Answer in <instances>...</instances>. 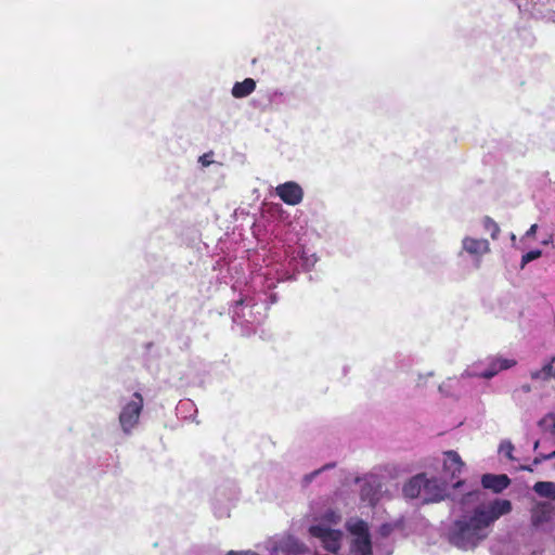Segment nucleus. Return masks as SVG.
Returning <instances> with one entry per match:
<instances>
[{
  "mask_svg": "<svg viewBox=\"0 0 555 555\" xmlns=\"http://www.w3.org/2000/svg\"><path fill=\"white\" fill-rule=\"evenodd\" d=\"M521 469L528 470V472H532L533 470L532 467H530V466H522Z\"/></svg>",
  "mask_w": 555,
  "mask_h": 555,
  "instance_id": "27",
  "label": "nucleus"
},
{
  "mask_svg": "<svg viewBox=\"0 0 555 555\" xmlns=\"http://www.w3.org/2000/svg\"><path fill=\"white\" fill-rule=\"evenodd\" d=\"M348 530L356 535V538L370 537L369 527L362 519L357 520L354 524L348 527Z\"/></svg>",
  "mask_w": 555,
  "mask_h": 555,
  "instance_id": "16",
  "label": "nucleus"
},
{
  "mask_svg": "<svg viewBox=\"0 0 555 555\" xmlns=\"http://www.w3.org/2000/svg\"><path fill=\"white\" fill-rule=\"evenodd\" d=\"M554 457H555V450L544 456V459H554Z\"/></svg>",
  "mask_w": 555,
  "mask_h": 555,
  "instance_id": "25",
  "label": "nucleus"
},
{
  "mask_svg": "<svg viewBox=\"0 0 555 555\" xmlns=\"http://www.w3.org/2000/svg\"><path fill=\"white\" fill-rule=\"evenodd\" d=\"M532 379L550 380L555 379V356L550 359L540 370L532 371L530 374Z\"/></svg>",
  "mask_w": 555,
  "mask_h": 555,
  "instance_id": "13",
  "label": "nucleus"
},
{
  "mask_svg": "<svg viewBox=\"0 0 555 555\" xmlns=\"http://www.w3.org/2000/svg\"><path fill=\"white\" fill-rule=\"evenodd\" d=\"M462 485H463V481H462V480H457V481H455V482L453 483V487H454V488H459V487H461Z\"/></svg>",
  "mask_w": 555,
  "mask_h": 555,
  "instance_id": "26",
  "label": "nucleus"
},
{
  "mask_svg": "<svg viewBox=\"0 0 555 555\" xmlns=\"http://www.w3.org/2000/svg\"><path fill=\"white\" fill-rule=\"evenodd\" d=\"M309 533L311 537L319 539L326 551L333 554L339 552L343 538L340 530L332 529L324 525H313L310 526Z\"/></svg>",
  "mask_w": 555,
  "mask_h": 555,
  "instance_id": "3",
  "label": "nucleus"
},
{
  "mask_svg": "<svg viewBox=\"0 0 555 555\" xmlns=\"http://www.w3.org/2000/svg\"><path fill=\"white\" fill-rule=\"evenodd\" d=\"M143 404V397L137 391L132 395L131 401L122 406L118 418L125 434H130L138 425Z\"/></svg>",
  "mask_w": 555,
  "mask_h": 555,
  "instance_id": "2",
  "label": "nucleus"
},
{
  "mask_svg": "<svg viewBox=\"0 0 555 555\" xmlns=\"http://www.w3.org/2000/svg\"><path fill=\"white\" fill-rule=\"evenodd\" d=\"M525 391H530V386H524Z\"/></svg>",
  "mask_w": 555,
  "mask_h": 555,
  "instance_id": "29",
  "label": "nucleus"
},
{
  "mask_svg": "<svg viewBox=\"0 0 555 555\" xmlns=\"http://www.w3.org/2000/svg\"><path fill=\"white\" fill-rule=\"evenodd\" d=\"M539 448V441L534 442L533 449L537 450Z\"/></svg>",
  "mask_w": 555,
  "mask_h": 555,
  "instance_id": "28",
  "label": "nucleus"
},
{
  "mask_svg": "<svg viewBox=\"0 0 555 555\" xmlns=\"http://www.w3.org/2000/svg\"><path fill=\"white\" fill-rule=\"evenodd\" d=\"M256 89V81L253 78H246L241 82H235L232 88V95L236 99L248 96Z\"/></svg>",
  "mask_w": 555,
  "mask_h": 555,
  "instance_id": "12",
  "label": "nucleus"
},
{
  "mask_svg": "<svg viewBox=\"0 0 555 555\" xmlns=\"http://www.w3.org/2000/svg\"><path fill=\"white\" fill-rule=\"evenodd\" d=\"M443 454V474L452 481L460 476L465 464L456 451L450 450Z\"/></svg>",
  "mask_w": 555,
  "mask_h": 555,
  "instance_id": "7",
  "label": "nucleus"
},
{
  "mask_svg": "<svg viewBox=\"0 0 555 555\" xmlns=\"http://www.w3.org/2000/svg\"><path fill=\"white\" fill-rule=\"evenodd\" d=\"M333 467H335V463L325 464L323 467H321V468H319V469H317V470H314V472H312V473H310V474L306 475V476H305V478H304V480H305L307 483H309V482H311V481H312V479H313L314 477H317L321 472L326 470V469H328V468H333Z\"/></svg>",
  "mask_w": 555,
  "mask_h": 555,
  "instance_id": "19",
  "label": "nucleus"
},
{
  "mask_svg": "<svg viewBox=\"0 0 555 555\" xmlns=\"http://www.w3.org/2000/svg\"><path fill=\"white\" fill-rule=\"evenodd\" d=\"M351 553L353 555H372L371 537L354 538L351 543Z\"/></svg>",
  "mask_w": 555,
  "mask_h": 555,
  "instance_id": "14",
  "label": "nucleus"
},
{
  "mask_svg": "<svg viewBox=\"0 0 555 555\" xmlns=\"http://www.w3.org/2000/svg\"><path fill=\"white\" fill-rule=\"evenodd\" d=\"M511 483L506 475L485 474L481 477V485L485 489H490L494 493H501Z\"/></svg>",
  "mask_w": 555,
  "mask_h": 555,
  "instance_id": "9",
  "label": "nucleus"
},
{
  "mask_svg": "<svg viewBox=\"0 0 555 555\" xmlns=\"http://www.w3.org/2000/svg\"><path fill=\"white\" fill-rule=\"evenodd\" d=\"M542 255V251L540 249H533L521 257V268H524L527 263L540 258Z\"/></svg>",
  "mask_w": 555,
  "mask_h": 555,
  "instance_id": "18",
  "label": "nucleus"
},
{
  "mask_svg": "<svg viewBox=\"0 0 555 555\" xmlns=\"http://www.w3.org/2000/svg\"><path fill=\"white\" fill-rule=\"evenodd\" d=\"M462 243L463 249L474 256H481L490 251V244L485 238L466 236Z\"/></svg>",
  "mask_w": 555,
  "mask_h": 555,
  "instance_id": "10",
  "label": "nucleus"
},
{
  "mask_svg": "<svg viewBox=\"0 0 555 555\" xmlns=\"http://www.w3.org/2000/svg\"><path fill=\"white\" fill-rule=\"evenodd\" d=\"M209 156L210 154H204L203 156L199 157V163L204 166V167H207L211 164V160L209 159Z\"/></svg>",
  "mask_w": 555,
  "mask_h": 555,
  "instance_id": "21",
  "label": "nucleus"
},
{
  "mask_svg": "<svg viewBox=\"0 0 555 555\" xmlns=\"http://www.w3.org/2000/svg\"><path fill=\"white\" fill-rule=\"evenodd\" d=\"M275 193L281 198L282 202L289 206H296L300 204L304 198L302 188L297 182L294 181H288L279 184L275 188Z\"/></svg>",
  "mask_w": 555,
  "mask_h": 555,
  "instance_id": "4",
  "label": "nucleus"
},
{
  "mask_svg": "<svg viewBox=\"0 0 555 555\" xmlns=\"http://www.w3.org/2000/svg\"><path fill=\"white\" fill-rule=\"evenodd\" d=\"M546 454H540L538 456L534 457L533 460V465H538L540 464L542 461H546L547 459H544Z\"/></svg>",
  "mask_w": 555,
  "mask_h": 555,
  "instance_id": "23",
  "label": "nucleus"
},
{
  "mask_svg": "<svg viewBox=\"0 0 555 555\" xmlns=\"http://www.w3.org/2000/svg\"><path fill=\"white\" fill-rule=\"evenodd\" d=\"M426 475L418 474L413 476L408 482L403 486V494L409 499H416L424 492Z\"/></svg>",
  "mask_w": 555,
  "mask_h": 555,
  "instance_id": "11",
  "label": "nucleus"
},
{
  "mask_svg": "<svg viewBox=\"0 0 555 555\" xmlns=\"http://www.w3.org/2000/svg\"><path fill=\"white\" fill-rule=\"evenodd\" d=\"M554 515V506L550 502H537L530 511V520L533 528L550 522Z\"/></svg>",
  "mask_w": 555,
  "mask_h": 555,
  "instance_id": "6",
  "label": "nucleus"
},
{
  "mask_svg": "<svg viewBox=\"0 0 555 555\" xmlns=\"http://www.w3.org/2000/svg\"><path fill=\"white\" fill-rule=\"evenodd\" d=\"M447 495V482L438 478H426L423 499L425 503L440 502Z\"/></svg>",
  "mask_w": 555,
  "mask_h": 555,
  "instance_id": "5",
  "label": "nucleus"
},
{
  "mask_svg": "<svg viewBox=\"0 0 555 555\" xmlns=\"http://www.w3.org/2000/svg\"><path fill=\"white\" fill-rule=\"evenodd\" d=\"M533 491L546 499H555V482L552 481H538L533 486Z\"/></svg>",
  "mask_w": 555,
  "mask_h": 555,
  "instance_id": "15",
  "label": "nucleus"
},
{
  "mask_svg": "<svg viewBox=\"0 0 555 555\" xmlns=\"http://www.w3.org/2000/svg\"><path fill=\"white\" fill-rule=\"evenodd\" d=\"M537 230H538V225L537 224H532L529 228V230L526 232V236L527 237L533 236L537 233Z\"/></svg>",
  "mask_w": 555,
  "mask_h": 555,
  "instance_id": "22",
  "label": "nucleus"
},
{
  "mask_svg": "<svg viewBox=\"0 0 555 555\" xmlns=\"http://www.w3.org/2000/svg\"><path fill=\"white\" fill-rule=\"evenodd\" d=\"M514 450V447L512 443H507V449H506V455L511 459L512 457V451Z\"/></svg>",
  "mask_w": 555,
  "mask_h": 555,
  "instance_id": "24",
  "label": "nucleus"
},
{
  "mask_svg": "<svg viewBox=\"0 0 555 555\" xmlns=\"http://www.w3.org/2000/svg\"><path fill=\"white\" fill-rule=\"evenodd\" d=\"M515 364L516 361L514 359H506L501 356L491 357L488 359V367L478 375L482 378L490 379L499 372L511 369Z\"/></svg>",
  "mask_w": 555,
  "mask_h": 555,
  "instance_id": "8",
  "label": "nucleus"
},
{
  "mask_svg": "<svg viewBox=\"0 0 555 555\" xmlns=\"http://www.w3.org/2000/svg\"><path fill=\"white\" fill-rule=\"evenodd\" d=\"M548 421L552 422L550 430L552 434L555 435V415L554 414L546 415L543 420L540 421L539 425L544 426Z\"/></svg>",
  "mask_w": 555,
  "mask_h": 555,
  "instance_id": "20",
  "label": "nucleus"
},
{
  "mask_svg": "<svg viewBox=\"0 0 555 555\" xmlns=\"http://www.w3.org/2000/svg\"><path fill=\"white\" fill-rule=\"evenodd\" d=\"M482 225L483 229L490 233L492 240H496L500 234V227L499 224L489 216H486L482 219Z\"/></svg>",
  "mask_w": 555,
  "mask_h": 555,
  "instance_id": "17",
  "label": "nucleus"
},
{
  "mask_svg": "<svg viewBox=\"0 0 555 555\" xmlns=\"http://www.w3.org/2000/svg\"><path fill=\"white\" fill-rule=\"evenodd\" d=\"M512 511V503L505 499H496L488 506L480 505L469 517L454 522L450 533V542L459 548L472 550L488 537V528L501 516Z\"/></svg>",
  "mask_w": 555,
  "mask_h": 555,
  "instance_id": "1",
  "label": "nucleus"
}]
</instances>
